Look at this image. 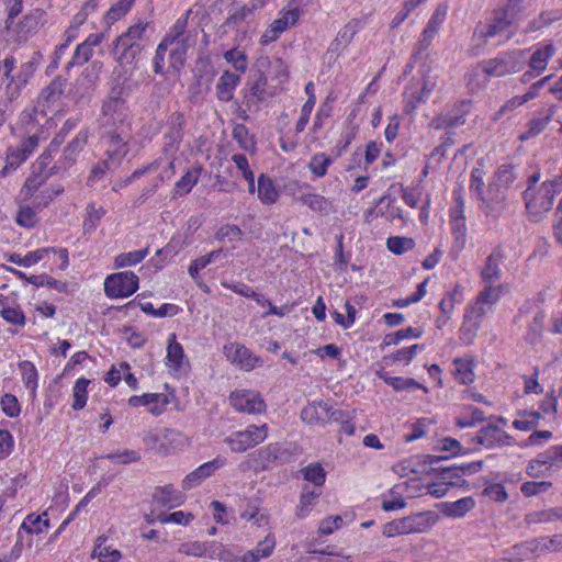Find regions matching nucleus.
Masks as SVG:
<instances>
[{
	"label": "nucleus",
	"mask_w": 562,
	"mask_h": 562,
	"mask_svg": "<svg viewBox=\"0 0 562 562\" xmlns=\"http://www.w3.org/2000/svg\"><path fill=\"white\" fill-rule=\"evenodd\" d=\"M147 22H137L117 37L114 54L120 63L131 64L143 50Z\"/></svg>",
	"instance_id": "f257e3e1"
},
{
	"label": "nucleus",
	"mask_w": 562,
	"mask_h": 562,
	"mask_svg": "<svg viewBox=\"0 0 562 562\" xmlns=\"http://www.w3.org/2000/svg\"><path fill=\"white\" fill-rule=\"evenodd\" d=\"M301 0H290L285 8L280 11V16L272 21L269 27L261 36V43L268 44L279 38V36L288 29L294 26L299 21L302 10L300 8Z\"/></svg>",
	"instance_id": "f03ea898"
},
{
	"label": "nucleus",
	"mask_w": 562,
	"mask_h": 562,
	"mask_svg": "<svg viewBox=\"0 0 562 562\" xmlns=\"http://www.w3.org/2000/svg\"><path fill=\"white\" fill-rule=\"evenodd\" d=\"M126 92L121 82H116L103 102L102 105V114L106 119L105 124L120 123V125H124V121L127 117V103H126Z\"/></svg>",
	"instance_id": "7ed1b4c3"
},
{
	"label": "nucleus",
	"mask_w": 562,
	"mask_h": 562,
	"mask_svg": "<svg viewBox=\"0 0 562 562\" xmlns=\"http://www.w3.org/2000/svg\"><path fill=\"white\" fill-rule=\"evenodd\" d=\"M268 435L267 425H250L247 429L232 432L224 439V442L233 452L241 453L261 443Z\"/></svg>",
	"instance_id": "20e7f679"
},
{
	"label": "nucleus",
	"mask_w": 562,
	"mask_h": 562,
	"mask_svg": "<svg viewBox=\"0 0 562 562\" xmlns=\"http://www.w3.org/2000/svg\"><path fill=\"white\" fill-rule=\"evenodd\" d=\"M437 82L438 76L432 74L429 66H424L420 69V78L407 88L406 111L414 110L417 103L425 102L436 89Z\"/></svg>",
	"instance_id": "39448f33"
},
{
	"label": "nucleus",
	"mask_w": 562,
	"mask_h": 562,
	"mask_svg": "<svg viewBox=\"0 0 562 562\" xmlns=\"http://www.w3.org/2000/svg\"><path fill=\"white\" fill-rule=\"evenodd\" d=\"M522 1L524 0H506L504 3L499 4L497 10H494V36L497 33H504L502 35L503 38L499 40L498 43L505 42L514 35V32L508 29L518 16Z\"/></svg>",
	"instance_id": "423d86ee"
},
{
	"label": "nucleus",
	"mask_w": 562,
	"mask_h": 562,
	"mask_svg": "<svg viewBox=\"0 0 562 562\" xmlns=\"http://www.w3.org/2000/svg\"><path fill=\"white\" fill-rule=\"evenodd\" d=\"M138 289V277L132 271L109 276L104 281V291L109 297H126Z\"/></svg>",
	"instance_id": "0eeeda50"
},
{
	"label": "nucleus",
	"mask_w": 562,
	"mask_h": 562,
	"mask_svg": "<svg viewBox=\"0 0 562 562\" xmlns=\"http://www.w3.org/2000/svg\"><path fill=\"white\" fill-rule=\"evenodd\" d=\"M226 359L243 371H251L261 367L262 359L255 355L250 349L238 342H231L223 348Z\"/></svg>",
	"instance_id": "6e6552de"
},
{
	"label": "nucleus",
	"mask_w": 562,
	"mask_h": 562,
	"mask_svg": "<svg viewBox=\"0 0 562 562\" xmlns=\"http://www.w3.org/2000/svg\"><path fill=\"white\" fill-rule=\"evenodd\" d=\"M231 405L238 412L247 414H260L266 411V404L258 392L250 390H237L229 396Z\"/></svg>",
	"instance_id": "1a4fd4ad"
},
{
	"label": "nucleus",
	"mask_w": 562,
	"mask_h": 562,
	"mask_svg": "<svg viewBox=\"0 0 562 562\" xmlns=\"http://www.w3.org/2000/svg\"><path fill=\"white\" fill-rule=\"evenodd\" d=\"M267 77L263 74L246 83L243 90V103L249 112H257L260 104L268 99Z\"/></svg>",
	"instance_id": "9d476101"
},
{
	"label": "nucleus",
	"mask_w": 562,
	"mask_h": 562,
	"mask_svg": "<svg viewBox=\"0 0 562 562\" xmlns=\"http://www.w3.org/2000/svg\"><path fill=\"white\" fill-rule=\"evenodd\" d=\"M109 145L106 155L112 165H120L122 158L127 154V138L130 137L128 128L120 125L116 131H108Z\"/></svg>",
	"instance_id": "9b49d317"
},
{
	"label": "nucleus",
	"mask_w": 562,
	"mask_h": 562,
	"mask_svg": "<svg viewBox=\"0 0 562 562\" xmlns=\"http://www.w3.org/2000/svg\"><path fill=\"white\" fill-rule=\"evenodd\" d=\"M454 199L457 202L456 207L451 210V231L456 239V247L462 249L465 245V217H464V201L459 190L454 191Z\"/></svg>",
	"instance_id": "f8f14e48"
},
{
	"label": "nucleus",
	"mask_w": 562,
	"mask_h": 562,
	"mask_svg": "<svg viewBox=\"0 0 562 562\" xmlns=\"http://www.w3.org/2000/svg\"><path fill=\"white\" fill-rule=\"evenodd\" d=\"M554 183L543 182L539 189L538 195H533V190L528 187L524 192V199L528 209L535 207L541 211H549L553 205Z\"/></svg>",
	"instance_id": "ddd939ff"
},
{
	"label": "nucleus",
	"mask_w": 562,
	"mask_h": 562,
	"mask_svg": "<svg viewBox=\"0 0 562 562\" xmlns=\"http://www.w3.org/2000/svg\"><path fill=\"white\" fill-rule=\"evenodd\" d=\"M492 286L487 284L485 289L480 292L475 302L469 306L464 315V327L469 326L470 329H476L480 321L485 316L486 310L484 305H490Z\"/></svg>",
	"instance_id": "4468645a"
},
{
	"label": "nucleus",
	"mask_w": 562,
	"mask_h": 562,
	"mask_svg": "<svg viewBox=\"0 0 562 562\" xmlns=\"http://www.w3.org/2000/svg\"><path fill=\"white\" fill-rule=\"evenodd\" d=\"M224 464L225 459L220 457L215 458L212 461L203 463L183 479L182 488L191 490L200 485L204 479L211 476L216 470L224 467Z\"/></svg>",
	"instance_id": "2eb2a0df"
},
{
	"label": "nucleus",
	"mask_w": 562,
	"mask_h": 562,
	"mask_svg": "<svg viewBox=\"0 0 562 562\" xmlns=\"http://www.w3.org/2000/svg\"><path fill=\"white\" fill-rule=\"evenodd\" d=\"M446 15L447 7L445 4H439L422 33V37L418 42L419 49H427L431 45L434 37L446 19Z\"/></svg>",
	"instance_id": "dca6fc26"
},
{
	"label": "nucleus",
	"mask_w": 562,
	"mask_h": 562,
	"mask_svg": "<svg viewBox=\"0 0 562 562\" xmlns=\"http://www.w3.org/2000/svg\"><path fill=\"white\" fill-rule=\"evenodd\" d=\"M516 179L514 167L512 164H504L499 166L496 172V192H494V203L503 202L506 200L507 192L512 188Z\"/></svg>",
	"instance_id": "f3484780"
},
{
	"label": "nucleus",
	"mask_w": 562,
	"mask_h": 562,
	"mask_svg": "<svg viewBox=\"0 0 562 562\" xmlns=\"http://www.w3.org/2000/svg\"><path fill=\"white\" fill-rule=\"evenodd\" d=\"M297 200L306 205L311 211L318 213L321 216H328L336 212L334 202L321 194L303 193Z\"/></svg>",
	"instance_id": "a211bd4d"
},
{
	"label": "nucleus",
	"mask_w": 562,
	"mask_h": 562,
	"mask_svg": "<svg viewBox=\"0 0 562 562\" xmlns=\"http://www.w3.org/2000/svg\"><path fill=\"white\" fill-rule=\"evenodd\" d=\"M161 49L169 53L170 64L173 68H179L184 63V56L188 49L187 38L165 37L161 41Z\"/></svg>",
	"instance_id": "6ab92c4d"
},
{
	"label": "nucleus",
	"mask_w": 562,
	"mask_h": 562,
	"mask_svg": "<svg viewBox=\"0 0 562 562\" xmlns=\"http://www.w3.org/2000/svg\"><path fill=\"white\" fill-rule=\"evenodd\" d=\"M239 83L240 75L231 72L228 70L224 71L218 78L215 87L217 99L222 102H228L233 100L234 91Z\"/></svg>",
	"instance_id": "aec40b11"
},
{
	"label": "nucleus",
	"mask_w": 562,
	"mask_h": 562,
	"mask_svg": "<svg viewBox=\"0 0 562 562\" xmlns=\"http://www.w3.org/2000/svg\"><path fill=\"white\" fill-rule=\"evenodd\" d=\"M329 404L325 402L312 403L305 406L301 412V418L304 423L311 425L325 424L329 422Z\"/></svg>",
	"instance_id": "412c9836"
},
{
	"label": "nucleus",
	"mask_w": 562,
	"mask_h": 562,
	"mask_svg": "<svg viewBox=\"0 0 562 562\" xmlns=\"http://www.w3.org/2000/svg\"><path fill=\"white\" fill-rule=\"evenodd\" d=\"M168 123L169 132L166 134V138L168 139L166 146L171 150H176L182 140V130L186 123L184 115L180 112H175L170 115Z\"/></svg>",
	"instance_id": "4be33fe9"
},
{
	"label": "nucleus",
	"mask_w": 562,
	"mask_h": 562,
	"mask_svg": "<svg viewBox=\"0 0 562 562\" xmlns=\"http://www.w3.org/2000/svg\"><path fill=\"white\" fill-rule=\"evenodd\" d=\"M257 193L258 199L266 205H272L279 199V192L272 179L265 173L258 177Z\"/></svg>",
	"instance_id": "5701e85b"
},
{
	"label": "nucleus",
	"mask_w": 562,
	"mask_h": 562,
	"mask_svg": "<svg viewBox=\"0 0 562 562\" xmlns=\"http://www.w3.org/2000/svg\"><path fill=\"white\" fill-rule=\"evenodd\" d=\"M49 528L47 514L44 513L42 515H29L23 520L19 536L22 538V532H26L27 535H40L43 532H47Z\"/></svg>",
	"instance_id": "b1692460"
},
{
	"label": "nucleus",
	"mask_w": 562,
	"mask_h": 562,
	"mask_svg": "<svg viewBox=\"0 0 562 562\" xmlns=\"http://www.w3.org/2000/svg\"><path fill=\"white\" fill-rule=\"evenodd\" d=\"M45 16V11L42 9H34L30 13L23 16V19L19 22L18 29L19 33L23 36H29L30 34L36 32L40 26L43 24V20Z\"/></svg>",
	"instance_id": "393cba45"
},
{
	"label": "nucleus",
	"mask_w": 562,
	"mask_h": 562,
	"mask_svg": "<svg viewBox=\"0 0 562 562\" xmlns=\"http://www.w3.org/2000/svg\"><path fill=\"white\" fill-rule=\"evenodd\" d=\"M202 167L193 166L190 168L181 179L176 183L173 189V196H183L188 194L192 188L198 183L201 176Z\"/></svg>",
	"instance_id": "a878e982"
},
{
	"label": "nucleus",
	"mask_w": 562,
	"mask_h": 562,
	"mask_svg": "<svg viewBox=\"0 0 562 562\" xmlns=\"http://www.w3.org/2000/svg\"><path fill=\"white\" fill-rule=\"evenodd\" d=\"M90 136V132L88 128H82L74 138L65 147L64 149V159L72 164L76 160V157L79 153L82 151L85 146L88 143Z\"/></svg>",
	"instance_id": "bb28decb"
},
{
	"label": "nucleus",
	"mask_w": 562,
	"mask_h": 562,
	"mask_svg": "<svg viewBox=\"0 0 562 562\" xmlns=\"http://www.w3.org/2000/svg\"><path fill=\"white\" fill-rule=\"evenodd\" d=\"M155 499L165 507H176L182 504L183 495L172 485H166L156 490Z\"/></svg>",
	"instance_id": "cd10ccee"
},
{
	"label": "nucleus",
	"mask_w": 562,
	"mask_h": 562,
	"mask_svg": "<svg viewBox=\"0 0 562 562\" xmlns=\"http://www.w3.org/2000/svg\"><path fill=\"white\" fill-rule=\"evenodd\" d=\"M361 27V21L359 19H351L346 23L338 32L333 45L338 48H346L353 40L355 35Z\"/></svg>",
	"instance_id": "c85d7f7f"
},
{
	"label": "nucleus",
	"mask_w": 562,
	"mask_h": 562,
	"mask_svg": "<svg viewBox=\"0 0 562 562\" xmlns=\"http://www.w3.org/2000/svg\"><path fill=\"white\" fill-rule=\"evenodd\" d=\"M539 554L537 539L525 541L512 548L508 555L504 557L507 561H521Z\"/></svg>",
	"instance_id": "c756f323"
},
{
	"label": "nucleus",
	"mask_w": 562,
	"mask_h": 562,
	"mask_svg": "<svg viewBox=\"0 0 562 562\" xmlns=\"http://www.w3.org/2000/svg\"><path fill=\"white\" fill-rule=\"evenodd\" d=\"M184 360V352L182 346L176 340V334H171L169 337L168 348H167V366L175 370L179 371L182 368Z\"/></svg>",
	"instance_id": "7c9ffc66"
},
{
	"label": "nucleus",
	"mask_w": 562,
	"mask_h": 562,
	"mask_svg": "<svg viewBox=\"0 0 562 562\" xmlns=\"http://www.w3.org/2000/svg\"><path fill=\"white\" fill-rule=\"evenodd\" d=\"M492 66L488 61L476 65L469 74L468 85L474 88L486 87L490 82Z\"/></svg>",
	"instance_id": "2f4dec72"
},
{
	"label": "nucleus",
	"mask_w": 562,
	"mask_h": 562,
	"mask_svg": "<svg viewBox=\"0 0 562 562\" xmlns=\"http://www.w3.org/2000/svg\"><path fill=\"white\" fill-rule=\"evenodd\" d=\"M65 88L66 80L60 77H56L47 87L42 90L40 100L47 103L48 105L55 103L63 95Z\"/></svg>",
	"instance_id": "473e14b6"
},
{
	"label": "nucleus",
	"mask_w": 562,
	"mask_h": 562,
	"mask_svg": "<svg viewBox=\"0 0 562 562\" xmlns=\"http://www.w3.org/2000/svg\"><path fill=\"white\" fill-rule=\"evenodd\" d=\"M492 35V24L491 23H480L472 37V46L471 50L474 55H480L482 50L486 47L488 43V38Z\"/></svg>",
	"instance_id": "72a5a7b5"
},
{
	"label": "nucleus",
	"mask_w": 562,
	"mask_h": 562,
	"mask_svg": "<svg viewBox=\"0 0 562 562\" xmlns=\"http://www.w3.org/2000/svg\"><path fill=\"white\" fill-rule=\"evenodd\" d=\"M554 54V47L552 44L546 45L543 48L537 49L529 60V66L537 72H541L546 69L548 60Z\"/></svg>",
	"instance_id": "f704fd0d"
},
{
	"label": "nucleus",
	"mask_w": 562,
	"mask_h": 562,
	"mask_svg": "<svg viewBox=\"0 0 562 562\" xmlns=\"http://www.w3.org/2000/svg\"><path fill=\"white\" fill-rule=\"evenodd\" d=\"M217 542H201L193 541L183 544L184 552L189 555L193 557H209V558H218V554L215 551L210 552L209 548H217Z\"/></svg>",
	"instance_id": "c9c22d12"
},
{
	"label": "nucleus",
	"mask_w": 562,
	"mask_h": 562,
	"mask_svg": "<svg viewBox=\"0 0 562 562\" xmlns=\"http://www.w3.org/2000/svg\"><path fill=\"white\" fill-rule=\"evenodd\" d=\"M90 383V380L81 378L78 379L75 383L74 390H72V408L75 411H80L86 406L87 398H88V385Z\"/></svg>",
	"instance_id": "e433bc0d"
},
{
	"label": "nucleus",
	"mask_w": 562,
	"mask_h": 562,
	"mask_svg": "<svg viewBox=\"0 0 562 562\" xmlns=\"http://www.w3.org/2000/svg\"><path fill=\"white\" fill-rule=\"evenodd\" d=\"M48 177L49 175H44L42 171L30 176L22 188V194L24 195V199H31L34 196L35 193L47 181Z\"/></svg>",
	"instance_id": "4c0bfd02"
},
{
	"label": "nucleus",
	"mask_w": 562,
	"mask_h": 562,
	"mask_svg": "<svg viewBox=\"0 0 562 562\" xmlns=\"http://www.w3.org/2000/svg\"><path fill=\"white\" fill-rule=\"evenodd\" d=\"M452 373L454 379L462 384H468L473 381L474 373L471 368L470 361L456 359L453 361Z\"/></svg>",
	"instance_id": "58836bf2"
},
{
	"label": "nucleus",
	"mask_w": 562,
	"mask_h": 562,
	"mask_svg": "<svg viewBox=\"0 0 562 562\" xmlns=\"http://www.w3.org/2000/svg\"><path fill=\"white\" fill-rule=\"evenodd\" d=\"M562 518V508H551L546 510L532 512L526 516L527 524H540L553 521Z\"/></svg>",
	"instance_id": "ea45409f"
},
{
	"label": "nucleus",
	"mask_w": 562,
	"mask_h": 562,
	"mask_svg": "<svg viewBox=\"0 0 562 562\" xmlns=\"http://www.w3.org/2000/svg\"><path fill=\"white\" fill-rule=\"evenodd\" d=\"M224 59L239 74H244L248 67V58L243 50L232 48L224 54Z\"/></svg>",
	"instance_id": "a19ab883"
},
{
	"label": "nucleus",
	"mask_w": 562,
	"mask_h": 562,
	"mask_svg": "<svg viewBox=\"0 0 562 562\" xmlns=\"http://www.w3.org/2000/svg\"><path fill=\"white\" fill-rule=\"evenodd\" d=\"M148 255V248L121 254L115 257V268H123L127 266L136 265L145 259V257Z\"/></svg>",
	"instance_id": "79ce46f5"
},
{
	"label": "nucleus",
	"mask_w": 562,
	"mask_h": 562,
	"mask_svg": "<svg viewBox=\"0 0 562 562\" xmlns=\"http://www.w3.org/2000/svg\"><path fill=\"white\" fill-rule=\"evenodd\" d=\"M98 541L99 543L92 551L93 558H98L99 562H120L122 554L119 550L102 547V541H104L102 538H99Z\"/></svg>",
	"instance_id": "37998d69"
},
{
	"label": "nucleus",
	"mask_w": 562,
	"mask_h": 562,
	"mask_svg": "<svg viewBox=\"0 0 562 562\" xmlns=\"http://www.w3.org/2000/svg\"><path fill=\"white\" fill-rule=\"evenodd\" d=\"M233 138L238 142L239 146L246 150L254 153L256 144L249 136L248 128L244 124H237L233 130Z\"/></svg>",
	"instance_id": "c03bdc74"
},
{
	"label": "nucleus",
	"mask_w": 562,
	"mask_h": 562,
	"mask_svg": "<svg viewBox=\"0 0 562 562\" xmlns=\"http://www.w3.org/2000/svg\"><path fill=\"white\" fill-rule=\"evenodd\" d=\"M412 519L405 518L387 522L383 527V535L386 537H394L395 535L407 533L413 531Z\"/></svg>",
	"instance_id": "a18cd8bd"
},
{
	"label": "nucleus",
	"mask_w": 562,
	"mask_h": 562,
	"mask_svg": "<svg viewBox=\"0 0 562 562\" xmlns=\"http://www.w3.org/2000/svg\"><path fill=\"white\" fill-rule=\"evenodd\" d=\"M64 192V187L60 184L54 186L52 188L45 189L41 191L38 194L34 195V206L36 209L46 207L56 196Z\"/></svg>",
	"instance_id": "49530a36"
},
{
	"label": "nucleus",
	"mask_w": 562,
	"mask_h": 562,
	"mask_svg": "<svg viewBox=\"0 0 562 562\" xmlns=\"http://www.w3.org/2000/svg\"><path fill=\"white\" fill-rule=\"evenodd\" d=\"M319 493L315 491H303L300 497V504L296 507V517L304 518L319 497Z\"/></svg>",
	"instance_id": "de8ad7c7"
},
{
	"label": "nucleus",
	"mask_w": 562,
	"mask_h": 562,
	"mask_svg": "<svg viewBox=\"0 0 562 562\" xmlns=\"http://www.w3.org/2000/svg\"><path fill=\"white\" fill-rule=\"evenodd\" d=\"M473 506V499L471 497H464L448 504L445 513L450 517H462L465 513L471 510Z\"/></svg>",
	"instance_id": "09e8293b"
},
{
	"label": "nucleus",
	"mask_w": 562,
	"mask_h": 562,
	"mask_svg": "<svg viewBox=\"0 0 562 562\" xmlns=\"http://www.w3.org/2000/svg\"><path fill=\"white\" fill-rule=\"evenodd\" d=\"M387 248L395 255H402L414 248L415 243L412 238L394 236L387 238Z\"/></svg>",
	"instance_id": "8fccbe9b"
},
{
	"label": "nucleus",
	"mask_w": 562,
	"mask_h": 562,
	"mask_svg": "<svg viewBox=\"0 0 562 562\" xmlns=\"http://www.w3.org/2000/svg\"><path fill=\"white\" fill-rule=\"evenodd\" d=\"M108 460L114 464H128L140 460V454L136 450L124 449L114 453L104 456Z\"/></svg>",
	"instance_id": "3c124183"
},
{
	"label": "nucleus",
	"mask_w": 562,
	"mask_h": 562,
	"mask_svg": "<svg viewBox=\"0 0 562 562\" xmlns=\"http://www.w3.org/2000/svg\"><path fill=\"white\" fill-rule=\"evenodd\" d=\"M302 473L303 477L306 481L312 482L317 486L323 485L325 482L326 472L319 463H314L305 467L304 469H302Z\"/></svg>",
	"instance_id": "603ef678"
},
{
	"label": "nucleus",
	"mask_w": 562,
	"mask_h": 562,
	"mask_svg": "<svg viewBox=\"0 0 562 562\" xmlns=\"http://www.w3.org/2000/svg\"><path fill=\"white\" fill-rule=\"evenodd\" d=\"M330 164L331 159L326 154L322 153L312 157L308 168L316 177H324Z\"/></svg>",
	"instance_id": "864d4df0"
},
{
	"label": "nucleus",
	"mask_w": 562,
	"mask_h": 562,
	"mask_svg": "<svg viewBox=\"0 0 562 562\" xmlns=\"http://www.w3.org/2000/svg\"><path fill=\"white\" fill-rule=\"evenodd\" d=\"M538 551L542 552H557L562 550V535H554L552 537H542L537 539Z\"/></svg>",
	"instance_id": "5fc2aeb1"
},
{
	"label": "nucleus",
	"mask_w": 562,
	"mask_h": 562,
	"mask_svg": "<svg viewBox=\"0 0 562 562\" xmlns=\"http://www.w3.org/2000/svg\"><path fill=\"white\" fill-rule=\"evenodd\" d=\"M15 222L22 227H34L37 223L36 213L30 205L20 206Z\"/></svg>",
	"instance_id": "6e6d98bb"
},
{
	"label": "nucleus",
	"mask_w": 562,
	"mask_h": 562,
	"mask_svg": "<svg viewBox=\"0 0 562 562\" xmlns=\"http://www.w3.org/2000/svg\"><path fill=\"white\" fill-rule=\"evenodd\" d=\"M540 418L539 412H524L521 418L514 422V426L519 430H531L538 426Z\"/></svg>",
	"instance_id": "4d7b16f0"
},
{
	"label": "nucleus",
	"mask_w": 562,
	"mask_h": 562,
	"mask_svg": "<svg viewBox=\"0 0 562 562\" xmlns=\"http://www.w3.org/2000/svg\"><path fill=\"white\" fill-rule=\"evenodd\" d=\"M552 483L549 481H539V482H525L520 491L526 497H531L539 495L541 493H546L551 487Z\"/></svg>",
	"instance_id": "13d9d810"
},
{
	"label": "nucleus",
	"mask_w": 562,
	"mask_h": 562,
	"mask_svg": "<svg viewBox=\"0 0 562 562\" xmlns=\"http://www.w3.org/2000/svg\"><path fill=\"white\" fill-rule=\"evenodd\" d=\"M550 120H551L550 114L546 117L532 119L528 123V130L524 134L520 135V139L525 140V139H528L530 137L538 135L547 127Z\"/></svg>",
	"instance_id": "bf43d9fd"
},
{
	"label": "nucleus",
	"mask_w": 562,
	"mask_h": 562,
	"mask_svg": "<svg viewBox=\"0 0 562 562\" xmlns=\"http://www.w3.org/2000/svg\"><path fill=\"white\" fill-rule=\"evenodd\" d=\"M220 254L221 250H214L192 261L189 266V274L193 279H196L199 277V271L204 269L214 258H217Z\"/></svg>",
	"instance_id": "052dcab7"
},
{
	"label": "nucleus",
	"mask_w": 562,
	"mask_h": 562,
	"mask_svg": "<svg viewBox=\"0 0 562 562\" xmlns=\"http://www.w3.org/2000/svg\"><path fill=\"white\" fill-rule=\"evenodd\" d=\"M0 314H1L2 318L10 324L18 325V326L25 325L26 318L20 307H11V306L3 307L0 311Z\"/></svg>",
	"instance_id": "680f3d73"
},
{
	"label": "nucleus",
	"mask_w": 562,
	"mask_h": 562,
	"mask_svg": "<svg viewBox=\"0 0 562 562\" xmlns=\"http://www.w3.org/2000/svg\"><path fill=\"white\" fill-rule=\"evenodd\" d=\"M117 165H112L110 158L108 157V159L105 160H102L100 162H98L92 169H91V172H90V176L88 178V184L89 186H93L94 182L99 181L100 179H102L104 177V175L106 173V171H110L112 170L113 168H115Z\"/></svg>",
	"instance_id": "e2e57ef3"
},
{
	"label": "nucleus",
	"mask_w": 562,
	"mask_h": 562,
	"mask_svg": "<svg viewBox=\"0 0 562 562\" xmlns=\"http://www.w3.org/2000/svg\"><path fill=\"white\" fill-rule=\"evenodd\" d=\"M29 156L18 148L15 151H12L7 157V164L1 170V176H7L10 170H15L23 161L26 160Z\"/></svg>",
	"instance_id": "0e129e2a"
},
{
	"label": "nucleus",
	"mask_w": 562,
	"mask_h": 562,
	"mask_svg": "<svg viewBox=\"0 0 562 562\" xmlns=\"http://www.w3.org/2000/svg\"><path fill=\"white\" fill-rule=\"evenodd\" d=\"M20 369L22 371L23 381L27 389L34 391L36 389V379L37 372L35 367L29 362L24 361L20 364Z\"/></svg>",
	"instance_id": "69168bd1"
},
{
	"label": "nucleus",
	"mask_w": 562,
	"mask_h": 562,
	"mask_svg": "<svg viewBox=\"0 0 562 562\" xmlns=\"http://www.w3.org/2000/svg\"><path fill=\"white\" fill-rule=\"evenodd\" d=\"M135 0H119L109 11L106 18L114 22L121 19L131 9Z\"/></svg>",
	"instance_id": "338daca9"
},
{
	"label": "nucleus",
	"mask_w": 562,
	"mask_h": 562,
	"mask_svg": "<svg viewBox=\"0 0 562 562\" xmlns=\"http://www.w3.org/2000/svg\"><path fill=\"white\" fill-rule=\"evenodd\" d=\"M540 462L546 463V470H551L553 467H560L559 460V446H552L544 452L538 454Z\"/></svg>",
	"instance_id": "774afa93"
}]
</instances>
